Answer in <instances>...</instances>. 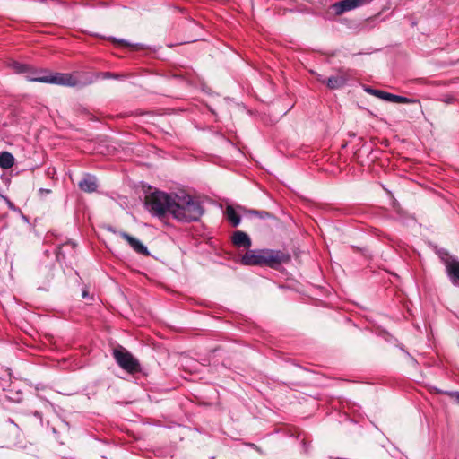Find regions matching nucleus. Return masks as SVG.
I'll return each instance as SVG.
<instances>
[{"label":"nucleus","instance_id":"22","mask_svg":"<svg viewBox=\"0 0 459 459\" xmlns=\"http://www.w3.org/2000/svg\"><path fill=\"white\" fill-rule=\"evenodd\" d=\"M451 100H452V99H446V102H450Z\"/></svg>","mask_w":459,"mask_h":459},{"label":"nucleus","instance_id":"20","mask_svg":"<svg viewBox=\"0 0 459 459\" xmlns=\"http://www.w3.org/2000/svg\"><path fill=\"white\" fill-rule=\"evenodd\" d=\"M82 297L83 298H87L88 297V292L86 290L82 291Z\"/></svg>","mask_w":459,"mask_h":459},{"label":"nucleus","instance_id":"1","mask_svg":"<svg viewBox=\"0 0 459 459\" xmlns=\"http://www.w3.org/2000/svg\"><path fill=\"white\" fill-rule=\"evenodd\" d=\"M12 67L18 74H25V78L30 82L73 87L80 84L78 79L71 74L34 71L30 65L19 62H13Z\"/></svg>","mask_w":459,"mask_h":459},{"label":"nucleus","instance_id":"15","mask_svg":"<svg viewBox=\"0 0 459 459\" xmlns=\"http://www.w3.org/2000/svg\"><path fill=\"white\" fill-rule=\"evenodd\" d=\"M111 40L114 42V43H117L118 45H121L123 47H132L134 48V49H142L143 48V45L142 44H135V45H132L130 44L129 42H127L126 40L125 39H117L115 38H111Z\"/></svg>","mask_w":459,"mask_h":459},{"label":"nucleus","instance_id":"18","mask_svg":"<svg viewBox=\"0 0 459 459\" xmlns=\"http://www.w3.org/2000/svg\"><path fill=\"white\" fill-rule=\"evenodd\" d=\"M452 395L455 398L456 402L459 403V392H455Z\"/></svg>","mask_w":459,"mask_h":459},{"label":"nucleus","instance_id":"19","mask_svg":"<svg viewBox=\"0 0 459 459\" xmlns=\"http://www.w3.org/2000/svg\"><path fill=\"white\" fill-rule=\"evenodd\" d=\"M7 204H8V206L11 208V209H13V204L12 202L10 201H7Z\"/></svg>","mask_w":459,"mask_h":459},{"label":"nucleus","instance_id":"10","mask_svg":"<svg viewBox=\"0 0 459 459\" xmlns=\"http://www.w3.org/2000/svg\"><path fill=\"white\" fill-rule=\"evenodd\" d=\"M120 236L126 239L130 247L138 254L142 255H148V249L147 247L137 238L130 236L129 234L126 232H120Z\"/></svg>","mask_w":459,"mask_h":459},{"label":"nucleus","instance_id":"5","mask_svg":"<svg viewBox=\"0 0 459 459\" xmlns=\"http://www.w3.org/2000/svg\"><path fill=\"white\" fill-rule=\"evenodd\" d=\"M113 356L118 366L128 373L134 374L141 370L139 361L125 348L114 349Z\"/></svg>","mask_w":459,"mask_h":459},{"label":"nucleus","instance_id":"4","mask_svg":"<svg viewBox=\"0 0 459 459\" xmlns=\"http://www.w3.org/2000/svg\"><path fill=\"white\" fill-rule=\"evenodd\" d=\"M173 199L164 192L156 191L146 196L145 207L152 215L160 217L171 213Z\"/></svg>","mask_w":459,"mask_h":459},{"label":"nucleus","instance_id":"16","mask_svg":"<svg viewBox=\"0 0 459 459\" xmlns=\"http://www.w3.org/2000/svg\"><path fill=\"white\" fill-rule=\"evenodd\" d=\"M365 91L374 96H377L380 99H382V96H383V91H379V90H376V89H372V88H366Z\"/></svg>","mask_w":459,"mask_h":459},{"label":"nucleus","instance_id":"6","mask_svg":"<svg viewBox=\"0 0 459 459\" xmlns=\"http://www.w3.org/2000/svg\"><path fill=\"white\" fill-rule=\"evenodd\" d=\"M372 0H342L333 4V9L336 14H342L358 7L363 6Z\"/></svg>","mask_w":459,"mask_h":459},{"label":"nucleus","instance_id":"3","mask_svg":"<svg viewBox=\"0 0 459 459\" xmlns=\"http://www.w3.org/2000/svg\"><path fill=\"white\" fill-rule=\"evenodd\" d=\"M204 210L201 203L194 200L189 195H176L172 203V216L184 222L198 221L203 215Z\"/></svg>","mask_w":459,"mask_h":459},{"label":"nucleus","instance_id":"11","mask_svg":"<svg viewBox=\"0 0 459 459\" xmlns=\"http://www.w3.org/2000/svg\"><path fill=\"white\" fill-rule=\"evenodd\" d=\"M78 186L81 190L88 193H92L97 189V179L94 176L87 174L78 183Z\"/></svg>","mask_w":459,"mask_h":459},{"label":"nucleus","instance_id":"9","mask_svg":"<svg viewBox=\"0 0 459 459\" xmlns=\"http://www.w3.org/2000/svg\"><path fill=\"white\" fill-rule=\"evenodd\" d=\"M231 241L235 247H243L245 249H249L252 246L250 237L241 230H237L233 233Z\"/></svg>","mask_w":459,"mask_h":459},{"label":"nucleus","instance_id":"2","mask_svg":"<svg viewBox=\"0 0 459 459\" xmlns=\"http://www.w3.org/2000/svg\"><path fill=\"white\" fill-rule=\"evenodd\" d=\"M290 260V255L281 250L274 249H249L240 258L244 265H266L276 268Z\"/></svg>","mask_w":459,"mask_h":459},{"label":"nucleus","instance_id":"17","mask_svg":"<svg viewBox=\"0 0 459 459\" xmlns=\"http://www.w3.org/2000/svg\"><path fill=\"white\" fill-rule=\"evenodd\" d=\"M102 78H104V79H117V78H119V75L109 73V72H106V73L102 74Z\"/></svg>","mask_w":459,"mask_h":459},{"label":"nucleus","instance_id":"21","mask_svg":"<svg viewBox=\"0 0 459 459\" xmlns=\"http://www.w3.org/2000/svg\"><path fill=\"white\" fill-rule=\"evenodd\" d=\"M40 192H43V193H49V190L48 189H44V188H40L39 190Z\"/></svg>","mask_w":459,"mask_h":459},{"label":"nucleus","instance_id":"7","mask_svg":"<svg viewBox=\"0 0 459 459\" xmlns=\"http://www.w3.org/2000/svg\"><path fill=\"white\" fill-rule=\"evenodd\" d=\"M446 274L455 286H459V260L455 257L443 258Z\"/></svg>","mask_w":459,"mask_h":459},{"label":"nucleus","instance_id":"13","mask_svg":"<svg viewBox=\"0 0 459 459\" xmlns=\"http://www.w3.org/2000/svg\"><path fill=\"white\" fill-rule=\"evenodd\" d=\"M14 164V157L8 152H0V167L10 169Z\"/></svg>","mask_w":459,"mask_h":459},{"label":"nucleus","instance_id":"12","mask_svg":"<svg viewBox=\"0 0 459 459\" xmlns=\"http://www.w3.org/2000/svg\"><path fill=\"white\" fill-rule=\"evenodd\" d=\"M382 94H383L382 100H387L390 102H394V103H411L413 101L406 97L392 94V93L385 92V91H384Z\"/></svg>","mask_w":459,"mask_h":459},{"label":"nucleus","instance_id":"14","mask_svg":"<svg viewBox=\"0 0 459 459\" xmlns=\"http://www.w3.org/2000/svg\"><path fill=\"white\" fill-rule=\"evenodd\" d=\"M225 213H226L228 220L231 222V224L234 227H237L239 225V223L241 221V218L239 215L237 214L236 211L234 210V208L232 206H230V205L227 206Z\"/></svg>","mask_w":459,"mask_h":459},{"label":"nucleus","instance_id":"8","mask_svg":"<svg viewBox=\"0 0 459 459\" xmlns=\"http://www.w3.org/2000/svg\"><path fill=\"white\" fill-rule=\"evenodd\" d=\"M351 75L349 72L341 73L338 75L331 76L326 81H323L326 83L330 89H339L343 87L347 82L351 79Z\"/></svg>","mask_w":459,"mask_h":459}]
</instances>
